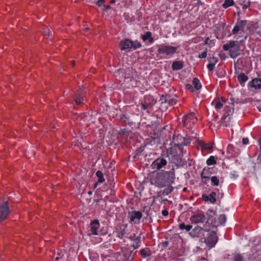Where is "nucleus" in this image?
Masks as SVG:
<instances>
[{
	"mask_svg": "<svg viewBox=\"0 0 261 261\" xmlns=\"http://www.w3.org/2000/svg\"><path fill=\"white\" fill-rule=\"evenodd\" d=\"M216 193L215 192H211L209 195L203 194L202 196V199L205 201H210L211 203H214L216 201Z\"/></svg>",
	"mask_w": 261,
	"mask_h": 261,
	"instance_id": "18",
	"label": "nucleus"
},
{
	"mask_svg": "<svg viewBox=\"0 0 261 261\" xmlns=\"http://www.w3.org/2000/svg\"><path fill=\"white\" fill-rule=\"evenodd\" d=\"M135 242V243L133 244L132 246L133 247L134 249H137L140 247V243L141 242V239L140 240H137Z\"/></svg>",
	"mask_w": 261,
	"mask_h": 261,
	"instance_id": "40",
	"label": "nucleus"
},
{
	"mask_svg": "<svg viewBox=\"0 0 261 261\" xmlns=\"http://www.w3.org/2000/svg\"><path fill=\"white\" fill-rule=\"evenodd\" d=\"M212 174L211 169L210 168H204L202 171L200 176L204 177V178H210Z\"/></svg>",
	"mask_w": 261,
	"mask_h": 261,
	"instance_id": "22",
	"label": "nucleus"
},
{
	"mask_svg": "<svg viewBox=\"0 0 261 261\" xmlns=\"http://www.w3.org/2000/svg\"><path fill=\"white\" fill-rule=\"evenodd\" d=\"M140 254L142 257H146L150 255L149 252L147 248L146 249H142L140 250Z\"/></svg>",
	"mask_w": 261,
	"mask_h": 261,
	"instance_id": "30",
	"label": "nucleus"
},
{
	"mask_svg": "<svg viewBox=\"0 0 261 261\" xmlns=\"http://www.w3.org/2000/svg\"><path fill=\"white\" fill-rule=\"evenodd\" d=\"M91 193H92V192H91V191H90V192H88V194H91Z\"/></svg>",
	"mask_w": 261,
	"mask_h": 261,
	"instance_id": "64",
	"label": "nucleus"
},
{
	"mask_svg": "<svg viewBox=\"0 0 261 261\" xmlns=\"http://www.w3.org/2000/svg\"><path fill=\"white\" fill-rule=\"evenodd\" d=\"M258 142L259 143V145H260V150H261V138L259 139V140H258Z\"/></svg>",
	"mask_w": 261,
	"mask_h": 261,
	"instance_id": "57",
	"label": "nucleus"
},
{
	"mask_svg": "<svg viewBox=\"0 0 261 261\" xmlns=\"http://www.w3.org/2000/svg\"><path fill=\"white\" fill-rule=\"evenodd\" d=\"M225 115H226V114L225 113V114H224V115L223 116V117H224V118H225V117L226 116Z\"/></svg>",
	"mask_w": 261,
	"mask_h": 261,
	"instance_id": "62",
	"label": "nucleus"
},
{
	"mask_svg": "<svg viewBox=\"0 0 261 261\" xmlns=\"http://www.w3.org/2000/svg\"><path fill=\"white\" fill-rule=\"evenodd\" d=\"M168 245H169V243L168 241H165L162 243V245L164 247H167L168 246Z\"/></svg>",
	"mask_w": 261,
	"mask_h": 261,
	"instance_id": "52",
	"label": "nucleus"
},
{
	"mask_svg": "<svg viewBox=\"0 0 261 261\" xmlns=\"http://www.w3.org/2000/svg\"><path fill=\"white\" fill-rule=\"evenodd\" d=\"M215 215V212L213 210L209 209L206 212V219L205 220V223L203 224V227H197L195 228V230H202L203 229L204 230L207 231L210 230L211 226H214L215 223H214V219L213 218L214 216Z\"/></svg>",
	"mask_w": 261,
	"mask_h": 261,
	"instance_id": "4",
	"label": "nucleus"
},
{
	"mask_svg": "<svg viewBox=\"0 0 261 261\" xmlns=\"http://www.w3.org/2000/svg\"><path fill=\"white\" fill-rule=\"evenodd\" d=\"M218 241L217 234L215 231L210 232L207 237L205 238L204 242L210 248L215 246Z\"/></svg>",
	"mask_w": 261,
	"mask_h": 261,
	"instance_id": "10",
	"label": "nucleus"
},
{
	"mask_svg": "<svg viewBox=\"0 0 261 261\" xmlns=\"http://www.w3.org/2000/svg\"><path fill=\"white\" fill-rule=\"evenodd\" d=\"M249 86L251 87H254L256 89H261V78L253 79L249 83Z\"/></svg>",
	"mask_w": 261,
	"mask_h": 261,
	"instance_id": "19",
	"label": "nucleus"
},
{
	"mask_svg": "<svg viewBox=\"0 0 261 261\" xmlns=\"http://www.w3.org/2000/svg\"><path fill=\"white\" fill-rule=\"evenodd\" d=\"M173 187L171 186H168V187L164 189L163 193L165 194L166 195H168L171 193Z\"/></svg>",
	"mask_w": 261,
	"mask_h": 261,
	"instance_id": "38",
	"label": "nucleus"
},
{
	"mask_svg": "<svg viewBox=\"0 0 261 261\" xmlns=\"http://www.w3.org/2000/svg\"><path fill=\"white\" fill-rule=\"evenodd\" d=\"M208 165H212L216 164V161L214 156H211L206 161Z\"/></svg>",
	"mask_w": 261,
	"mask_h": 261,
	"instance_id": "32",
	"label": "nucleus"
},
{
	"mask_svg": "<svg viewBox=\"0 0 261 261\" xmlns=\"http://www.w3.org/2000/svg\"><path fill=\"white\" fill-rule=\"evenodd\" d=\"M201 182L204 184H207V181L209 180L210 178H205L204 177H201Z\"/></svg>",
	"mask_w": 261,
	"mask_h": 261,
	"instance_id": "47",
	"label": "nucleus"
},
{
	"mask_svg": "<svg viewBox=\"0 0 261 261\" xmlns=\"http://www.w3.org/2000/svg\"><path fill=\"white\" fill-rule=\"evenodd\" d=\"M234 2L233 0H225L224 3L222 5L224 8H227L228 7L233 6Z\"/></svg>",
	"mask_w": 261,
	"mask_h": 261,
	"instance_id": "29",
	"label": "nucleus"
},
{
	"mask_svg": "<svg viewBox=\"0 0 261 261\" xmlns=\"http://www.w3.org/2000/svg\"><path fill=\"white\" fill-rule=\"evenodd\" d=\"M207 56V51H203L202 54H199V56H198V57L199 58H206Z\"/></svg>",
	"mask_w": 261,
	"mask_h": 261,
	"instance_id": "45",
	"label": "nucleus"
},
{
	"mask_svg": "<svg viewBox=\"0 0 261 261\" xmlns=\"http://www.w3.org/2000/svg\"><path fill=\"white\" fill-rule=\"evenodd\" d=\"M162 214L164 216H167L168 215L169 213L167 210H165L162 211Z\"/></svg>",
	"mask_w": 261,
	"mask_h": 261,
	"instance_id": "50",
	"label": "nucleus"
},
{
	"mask_svg": "<svg viewBox=\"0 0 261 261\" xmlns=\"http://www.w3.org/2000/svg\"><path fill=\"white\" fill-rule=\"evenodd\" d=\"M186 88L187 90L190 91L191 92H193L194 91V88L191 84H187L186 86Z\"/></svg>",
	"mask_w": 261,
	"mask_h": 261,
	"instance_id": "42",
	"label": "nucleus"
},
{
	"mask_svg": "<svg viewBox=\"0 0 261 261\" xmlns=\"http://www.w3.org/2000/svg\"><path fill=\"white\" fill-rule=\"evenodd\" d=\"M71 65L72 66H74L75 65V61L74 60H73L71 62Z\"/></svg>",
	"mask_w": 261,
	"mask_h": 261,
	"instance_id": "55",
	"label": "nucleus"
},
{
	"mask_svg": "<svg viewBox=\"0 0 261 261\" xmlns=\"http://www.w3.org/2000/svg\"><path fill=\"white\" fill-rule=\"evenodd\" d=\"M192 83L194 86V88L195 89L199 90L201 88V84L198 78L194 77Z\"/></svg>",
	"mask_w": 261,
	"mask_h": 261,
	"instance_id": "26",
	"label": "nucleus"
},
{
	"mask_svg": "<svg viewBox=\"0 0 261 261\" xmlns=\"http://www.w3.org/2000/svg\"><path fill=\"white\" fill-rule=\"evenodd\" d=\"M207 69L210 71H212L215 68V65L210 63L207 66Z\"/></svg>",
	"mask_w": 261,
	"mask_h": 261,
	"instance_id": "43",
	"label": "nucleus"
},
{
	"mask_svg": "<svg viewBox=\"0 0 261 261\" xmlns=\"http://www.w3.org/2000/svg\"><path fill=\"white\" fill-rule=\"evenodd\" d=\"M128 217L129 218L131 222H134L135 224H138L140 220L142 217L141 212L139 211H132L129 212Z\"/></svg>",
	"mask_w": 261,
	"mask_h": 261,
	"instance_id": "11",
	"label": "nucleus"
},
{
	"mask_svg": "<svg viewBox=\"0 0 261 261\" xmlns=\"http://www.w3.org/2000/svg\"><path fill=\"white\" fill-rule=\"evenodd\" d=\"M111 8L110 5H104L102 8L103 11H107Z\"/></svg>",
	"mask_w": 261,
	"mask_h": 261,
	"instance_id": "48",
	"label": "nucleus"
},
{
	"mask_svg": "<svg viewBox=\"0 0 261 261\" xmlns=\"http://www.w3.org/2000/svg\"><path fill=\"white\" fill-rule=\"evenodd\" d=\"M228 110H229V112H230L231 110L230 109V108H229V107H225V111H228Z\"/></svg>",
	"mask_w": 261,
	"mask_h": 261,
	"instance_id": "56",
	"label": "nucleus"
},
{
	"mask_svg": "<svg viewBox=\"0 0 261 261\" xmlns=\"http://www.w3.org/2000/svg\"><path fill=\"white\" fill-rule=\"evenodd\" d=\"M167 164V162L165 159L159 158L153 162L151 166L152 169H156L160 170L161 168L165 166Z\"/></svg>",
	"mask_w": 261,
	"mask_h": 261,
	"instance_id": "12",
	"label": "nucleus"
},
{
	"mask_svg": "<svg viewBox=\"0 0 261 261\" xmlns=\"http://www.w3.org/2000/svg\"><path fill=\"white\" fill-rule=\"evenodd\" d=\"M240 43L238 41H230L228 43L223 45L225 51H229V56L234 59L240 55Z\"/></svg>",
	"mask_w": 261,
	"mask_h": 261,
	"instance_id": "2",
	"label": "nucleus"
},
{
	"mask_svg": "<svg viewBox=\"0 0 261 261\" xmlns=\"http://www.w3.org/2000/svg\"><path fill=\"white\" fill-rule=\"evenodd\" d=\"M83 100V94L81 89H80L75 95V101L77 105H80Z\"/></svg>",
	"mask_w": 261,
	"mask_h": 261,
	"instance_id": "20",
	"label": "nucleus"
},
{
	"mask_svg": "<svg viewBox=\"0 0 261 261\" xmlns=\"http://www.w3.org/2000/svg\"><path fill=\"white\" fill-rule=\"evenodd\" d=\"M208 61L210 63L213 64L214 65H215V64L218 62V59L216 57H213L212 58H210L208 59Z\"/></svg>",
	"mask_w": 261,
	"mask_h": 261,
	"instance_id": "39",
	"label": "nucleus"
},
{
	"mask_svg": "<svg viewBox=\"0 0 261 261\" xmlns=\"http://www.w3.org/2000/svg\"><path fill=\"white\" fill-rule=\"evenodd\" d=\"M119 47L120 50L128 51L132 49H137L140 48L141 44L137 40L133 41L129 39H125L120 41Z\"/></svg>",
	"mask_w": 261,
	"mask_h": 261,
	"instance_id": "3",
	"label": "nucleus"
},
{
	"mask_svg": "<svg viewBox=\"0 0 261 261\" xmlns=\"http://www.w3.org/2000/svg\"><path fill=\"white\" fill-rule=\"evenodd\" d=\"M189 143H190V140L189 139H185L184 138V142H183L184 145H187L189 144Z\"/></svg>",
	"mask_w": 261,
	"mask_h": 261,
	"instance_id": "49",
	"label": "nucleus"
},
{
	"mask_svg": "<svg viewBox=\"0 0 261 261\" xmlns=\"http://www.w3.org/2000/svg\"><path fill=\"white\" fill-rule=\"evenodd\" d=\"M234 148L232 145L229 144L227 147L228 153H229L230 154H232L233 152H234Z\"/></svg>",
	"mask_w": 261,
	"mask_h": 261,
	"instance_id": "37",
	"label": "nucleus"
},
{
	"mask_svg": "<svg viewBox=\"0 0 261 261\" xmlns=\"http://www.w3.org/2000/svg\"><path fill=\"white\" fill-rule=\"evenodd\" d=\"M89 30V29L88 28H85V31H86V32H87V31H88Z\"/></svg>",
	"mask_w": 261,
	"mask_h": 261,
	"instance_id": "60",
	"label": "nucleus"
},
{
	"mask_svg": "<svg viewBox=\"0 0 261 261\" xmlns=\"http://www.w3.org/2000/svg\"><path fill=\"white\" fill-rule=\"evenodd\" d=\"M206 216L202 212H199L192 215L190 218V221L192 223L199 224L205 223Z\"/></svg>",
	"mask_w": 261,
	"mask_h": 261,
	"instance_id": "9",
	"label": "nucleus"
},
{
	"mask_svg": "<svg viewBox=\"0 0 261 261\" xmlns=\"http://www.w3.org/2000/svg\"><path fill=\"white\" fill-rule=\"evenodd\" d=\"M50 33V31L48 28H45L43 29V34L44 36H49Z\"/></svg>",
	"mask_w": 261,
	"mask_h": 261,
	"instance_id": "41",
	"label": "nucleus"
},
{
	"mask_svg": "<svg viewBox=\"0 0 261 261\" xmlns=\"http://www.w3.org/2000/svg\"><path fill=\"white\" fill-rule=\"evenodd\" d=\"M151 36L152 33L150 32H147L144 35L142 36V39L144 41L148 40L150 43H152L154 40Z\"/></svg>",
	"mask_w": 261,
	"mask_h": 261,
	"instance_id": "25",
	"label": "nucleus"
},
{
	"mask_svg": "<svg viewBox=\"0 0 261 261\" xmlns=\"http://www.w3.org/2000/svg\"><path fill=\"white\" fill-rule=\"evenodd\" d=\"M10 212L8 201L2 202L0 201V222L5 220Z\"/></svg>",
	"mask_w": 261,
	"mask_h": 261,
	"instance_id": "8",
	"label": "nucleus"
},
{
	"mask_svg": "<svg viewBox=\"0 0 261 261\" xmlns=\"http://www.w3.org/2000/svg\"><path fill=\"white\" fill-rule=\"evenodd\" d=\"M209 40H210V38L208 37H206L205 38V41H204L205 44H208Z\"/></svg>",
	"mask_w": 261,
	"mask_h": 261,
	"instance_id": "53",
	"label": "nucleus"
},
{
	"mask_svg": "<svg viewBox=\"0 0 261 261\" xmlns=\"http://www.w3.org/2000/svg\"><path fill=\"white\" fill-rule=\"evenodd\" d=\"M226 25V23L225 22H222L220 23V25L222 28H224L225 27Z\"/></svg>",
	"mask_w": 261,
	"mask_h": 261,
	"instance_id": "54",
	"label": "nucleus"
},
{
	"mask_svg": "<svg viewBox=\"0 0 261 261\" xmlns=\"http://www.w3.org/2000/svg\"><path fill=\"white\" fill-rule=\"evenodd\" d=\"M156 102V100L153 96L147 95L144 96L143 100L141 102V109L143 110L151 109Z\"/></svg>",
	"mask_w": 261,
	"mask_h": 261,
	"instance_id": "7",
	"label": "nucleus"
},
{
	"mask_svg": "<svg viewBox=\"0 0 261 261\" xmlns=\"http://www.w3.org/2000/svg\"><path fill=\"white\" fill-rule=\"evenodd\" d=\"M130 240L136 241L137 240H140V239H141V234H140L139 236H136L135 233H134L132 236H130L128 238Z\"/></svg>",
	"mask_w": 261,
	"mask_h": 261,
	"instance_id": "35",
	"label": "nucleus"
},
{
	"mask_svg": "<svg viewBox=\"0 0 261 261\" xmlns=\"http://www.w3.org/2000/svg\"><path fill=\"white\" fill-rule=\"evenodd\" d=\"M226 218L224 215H221L218 218V221L220 224H224L226 221Z\"/></svg>",
	"mask_w": 261,
	"mask_h": 261,
	"instance_id": "34",
	"label": "nucleus"
},
{
	"mask_svg": "<svg viewBox=\"0 0 261 261\" xmlns=\"http://www.w3.org/2000/svg\"><path fill=\"white\" fill-rule=\"evenodd\" d=\"M56 259L57 260H58V259H59V258L58 257H57L56 258Z\"/></svg>",
	"mask_w": 261,
	"mask_h": 261,
	"instance_id": "63",
	"label": "nucleus"
},
{
	"mask_svg": "<svg viewBox=\"0 0 261 261\" xmlns=\"http://www.w3.org/2000/svg\"><path fill=\"white\" fill-rule=\"evenodd\" d=\"M199 39L200 38L199 37H198V38H196L195 39L197 40V41H199Z\"/></svg>",
	"mask_w": 261,
	"mask_h": 261,
	"instance_id": "61",
	"label": "nucleus"
},
{
	"mask_svg": "<svg viewBox=\"0 0 261 261\" xmlns=\"http://www.w3.org/2000/svg\"><path fill=\"white\" fill-rule=\"evenodd\" d=\"M247 22V21L246 20L238 21L232 31V33L234 35H236L239 32L240 30L244 31Z\"/></svg>",
	"mask_w": 261,
	"mask_h": 261,
	"instance_id": "15",
	"label": "nucleus"
},
{
	"mask_svg": "<svg viewBox=\"0 0 261 261\" xmlns=\"http://www.w3.org/2000/svg\"><path fill=\"white\" fill-rule=\"evenodd\" d=\"M98 183H99V182H98V181H97V182H96V183L94 184V188H96V187H97V185H98Z\"/></svg>",
	"mask_w": 261,
	"mask_h": 261,
	"instance_id": "58",
	"label": "nucleus"
},
{
	"mask_svg": "<svg viewBox=\"0 0 261 261\" xmlns=\"http://www.w3.org/2000/svg\"><path fill=\"white\" fill-rule=\"evenodd\" d=\"M199 145L202 150H211L213 149V146L211 143L206 144L202 141L199 142Z\"/></svg>",
	"mask_w": 261,
	"mask_h": 261,
	"instance_id": "24",
	"label": "nucleus"
},
{
	"mask_svg": "<svg viewBox=\"0 0 261 261\" xmlns=\"http://www.w3.org/2000/svg\"><path fill=\"white\" fill-rule=\"evenodd\" d=\"M162 104L168 103L169 105L173 106L175 105L177 101L175 99L171 97L169 95L166 94L165 95H162L159 100Z\"/></svg>",
	"mask_w": 261,
	"mask_h": 261,
	"instance_id": "13",
	"label": "nucleus"
},
{
	"mask_svg": "<svg viewBox=\"0 0 261 261\" xmlns=\"http://www.w3.org/2000/svg\"><path fill=\"white\" fill-rule=\"evenodd\" d=\"M226 102V99L223 97L215 98L212 102V105L214 106L216 109L219 110L221 109L224 103Z\"/></svg>",
	"mask_w": 261,
	"mask_h": 261,
	"instance_id": "16",
	"label": "nucleus"
},
{
	"mask_svg": "<svg viewBox=\"0 0 261 261\" xmlns=\"http://www.w3.org/2000/svg\"><path fill=\"white\" fill-rule=\"evenodd\" d=\"M106 2V0H98L96 4L98 7H101L102 4H103Z\"/></svg>",
	"mask_w": 261,
	"mask_h": 261,
	"instance_id": "46",
	"label": "nucleus"
},
{
	"mask_svg": "<svg viewBox=\"0 0 261 261\" xmlns=\"http://www.w3.org/2000/svg\"><path fill=\"white\" fill-rule=\"evenodd\" d=\"M184 67V63L181 61H174L172 64V68L173 70H178Z\"/></svg>",
	"mask_w": 261,
	"mask_h": 261,
	"instance_id": "21",
	"label": "nucleus"
},
{
	"mask_svg": "<svg viewBox=\"0 0 261 261\" xmlns=\"http://www.w3.org/2000/svg\"><path fill=\"white\" fill-rule=\"evenodd\" d=\"M175 178V170L172 168L171 170L160 172L153 171L148 176V178L152 185L160 188H163L167 184H173Z\"/></svg>",
	"mask_w": 261,
	"mask_h": 261,
	"instance_id": "1",
	"label": "nucleus"
},
{
	"mask_svg": "<svg viewBox=\"0 0 261 261\" xmlns=\"http://www.w3.org/2000/svg\"><path fill=\"white\" fill-rule=\"evenodd\" d=\"M242 141H243V144H247L249 142V140L247 138H245L243 139Z\"/></svg>",
	"mask_w": 261,
	"mask_h": 261,
	"instance_id": "51",
	"label": "nucleus"
},
{
	"mask_svg": "<svg viewBox=\"0 0 261 261\" xmlns=\"http://www.w3.org/2000/svg\"><path fill=\"white\" fill-rule=\"evenodd\" d=\"M177 49L176 47L161 44L158 46V52L160 54L169 56L175 54L176 52Z\"/></svg>",
	"mask_w": 261,
	"mask_h": 261,
	"instance_id": "6",
	"label": "nucleus"
},
{
	"mask_svg": "<svg viewBox=\"0 0 261 261\" xmlns=\"http://www.w3.org/2000/svg\"><path fill=\"white\" fill-rule=\"evenodd\" d=\"M238 81L240 83V84L243 86L245 82H246L248 80V77L244 73H241L238 76Z\"/></svg>",
	"mask_w": 261,
	"mask_h": 261,
	"instance_id": "23",
	"label": "nucleus"
},
{
	"mask_svg": "<svg viewBox=\"0 0 261 261\" xmlns=\"http://www.w3.org/2000/svg\"><path fill=\"white\" fill-rule=\"evenodd\" d=\"M100 227V224L98 220L95 219L92 221L90 224V233L89 236L93 234H98V230Z\"/></svg>",
	"mask_w": 261,
	"mask_h": 261,
	"instance_id": "14",
	"label": "nucleus"
},
{
	"mask_svg": "<svg viewBox=\"0 0 261 261\" xmlns=\"http://www.w3.org/2000/svg\"><path fill=\"white\" fill-rule=\"evenodd\" d=\"M110 3H111V4H114V3H115V0H112V1H111Z\"/></svg>",
	"mask_w": 261,
	"mask_h": 261,
	"instance_id": "59",
	"label": "nucleus"
},
{
	"mask_svg": "<svg viewBox=\"0 0 261 261\" xmlns=\"http://www.w3.org/2000/svg\"><path fill=\"white\" fill-rule=\"evenodd\" d=\"M219 57L222 60H224L226 58L225 54L222 51H220L219 54Z\"/></svg>",
	"mask_w": 261,
	"mask_h": 261,
	"instance_id": "44",
	"label": "nucleus"
},
{
	"mask_svg": "<svg viewBox=\"0 0 261 261\" xmlns=\"http://www.w3.org/2000/svg\"><path fill=\"white\" fill-rule=\"evenodd\" d=\"M197 121L198 119L193 112L185 115L182 118L183 126L188 129L192 128Z\"/></svg>",
	"mask_w": 261,
	"mask_h": 261,
	"instance_id": "5",
	"label": "nucleus"
},
{
	"mask_svg": "<svg viewBox=\"0 0 261 261\" xmlns=\"http://www.w3.org/2000/svg\"><path fill=\"white\" fill-rule=\"evenodd\" d=\"M179 228L181 230L185 229L186 231H188L192 228V226L191 225H186L185 223H182L179 225Z\"/></svg>",
	"mask_w": 261,
	"mask_h": 261,
	"instance_id": "28",
	"label": "nucleus"
},
{
	"mask_svg": "<svg viewBox=\"0 0 261 261\" xmlns=\"http://www.w3.org/2000/svg\"><path fill=\"white\" fill-rule=\"evenodd\" d=\"M211 180L213 186H218L219 185V180L217 176H212L211 178Z\"/></svg>",
	"mask_w": 261,
	"mask_h": 261,
	"instance_id": "33",
	"label": "nucleus"
},
{
	"mask_svg": "<svg viewBox=\"0 0 261 261\" xmlns=\"http://www.w3.org/2000/svg\"><path fill=\"white\" fill-rule=\"evenodd\" d=\"M127 224H122L119 225L117 229V236L118 238L122 239L126 234V229L127 228Z\"/></svg>",
	"mask_w": 261,
	"mask_h": 261,
	"instance_id": "17",
	"label": "nucleus"
},
{
	"mask_svg": "<svg viewBox=\"0 0 261 261\" xmlns=\"http://www.w3.org/2000/svg\"><path fill=\"white\" fill-rule=\"evenodd\" d=\"M234 261H243V257L239 254H234L233 256Z\"/></svg>",
	"mask_w": 261,
	"mask_h": 261,
	"instance_id": "36",
	"label": "nucleus"
},
{
	"mask_svg": "<svg viewBox=\"0 0 261 261\" xmlns=\"http://www.w3.org/2000/svg\"><path fill=\"white\" fill-rule=\"evenodd\" d=\"M240 2L242 1V3L241 2V4L242 5V8L243 9H246L250 7V2L249 0H247V1L240 0Z\"/></svg>",
	"mask_w": 261,
	"mask_h": 261,
	"instance_id": "31",
	"label": "nucleus"
},
{
	"mask_svg": "<svg viewBox=\"0 0 261 261\" xmlns=\"http://www.w3.org/2000/svg\"><path fill=\"white\" fill-rule=\"evenodd\" d=\"M96 176L98 177V182L102 183L105 181V179L103 177V173L100 171L98 170L96 172Z\"/></svg>",
	"mask_w": 261,
	"mask_h": 261,
	"instance_id": "27",
	"label": "nucleus"
}]
</instances>
